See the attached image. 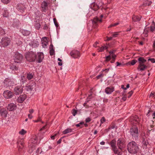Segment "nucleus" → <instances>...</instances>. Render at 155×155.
I'll use <instances>...</instances> for the list:
<instances>
[{
  "label": "nucleus",
  "instance_id": "10",
  "mask_svg": "<svg viewBox=\"0 0 155 155\" xmlns=\"http://www.w3.org/2000/svg\"><path fill=\"white\" fill-rule=\"evenodd\" d=\"M14 91L15 94L16 95H19L22 92L23 88L21 86H18L15 87Z\"/></svg>",
  "mask_w": 155,
  "mask_h": 155
},
{
  "label": "nucleus",
  "instance_id": "41",
  "mask_svg": "<svg viewBox=\"0 0 155 155\" xmlns=\"http://www.w3.org/2000/svg\"><path fill=\"white\" fill-rule=\"evenodd\" d=\"M26 133V131L23 129H22L19 132V134L21 135H24Z\"/></svg>",
  "mask_w": 155,
  "mask_h": 155
},
{
  "label": "nucleus",
  "instance_id": "14",
  "mask_svg": "<svg viewBox=\"0 0 155 155\" xmlns=\"http://www.w3.org/2000/svg\"><path fill=\"white\" fill-rule=\"evenodd\" d=\"M131 122L132 124H134L138 123L139 121V119L137 116H135L134 117H132L131 119Z\"/></svg>",
  "mask_w": 155,
  "mask_h": 155
},
{
  "label": "nucleus",
  "instance_id": "32",
  "mask_svg": "<svg viewBox=\"0 0 155 155\" xmlns=\"http://www.w3.org/2000/svg\"><path fill=\"white\" fill-rule=\"evenodd\" d=\"M45 41H41L42 45L43 48H45L48 45V43L47 41V39L46 37H45Z\"/></svg>",
  "mask_w": 155,
  "mask_h": 155
},
{
  "label": "nucleus",
  "instance_id": "39",
  "mask_svg": "<svg viewBox=\"0 0 155 155\" xmlns=\"http://www.w3.org/2000/svg\"><path fill=\"white\" fill-rule=\"evenodd\" d=\"M30 146H31V147H30L29 149V152L30 153H32L33 150H34L35 149V146H33V145H30Z\"/></svg>",
  "mask_w": 155,
  "mask_h": 155
},
{
  "label": "nucleus",
  "instance_id": "5",
  "mask_svg": "<svg viewBox=\"0 0 155 155\" xmlns=\"http://www.w3.org/2000/svg\"><path fill=\"white\" fill-rule=\"evenodd\" d=\"M13 58L15 62L21 63L22 61L23 57L21 54L18 52H16L13 56Z\"/></svg>",
  "mask_w": 155,
  "mask_h": 155
},
{
  "label": "nucleus",
  "instance_id": "33",
  "mask_svg": "<svg viewBox=\"0 0 155 155\" xmlns=\"http://www.w3.org/2000/svg\"><path fill=\"white\" fill-rule=\"evenodd\" d=\"M108 48V47L106 46H103L101 47H100L98 49V52H102L104 51L105 49H107Z\"/></svg>",
  "mask_w": 155,
  "mask_h": 155
},
{
  "label": "nucleus",
  "instance_id": "31",
  "mask_svg": "<svg viewBox=\"0 0 155 155\" xmlns=\"http://www.w3.org/2000/svg\"><path fill=\"white\" fill-rule=\"evenodd\" d=\"M73 129L71 128H68L64 130L63 132V134H65L68 133H70L72 131Z\"/></svg>",
  "mask_w": 155,
  "mask_h": 155
},
{
  "label": "nucleus",
  "instance_id": "55",
  "mask_svg": "<svg viewBox=\"0 0 155 155\" xmlns=\"http://www.w3.org/2000/svg\"><path fill=\"white\" fill-rule=\"evenodd\" d=\"M148 61H150L152 63L155 62V59L154 58H149L148 59Z\"/></svg>",
  "mask_w": 155,
  "mask_h": 155
},
{
  "label": "nucleus",
  "instance_id": "62",
  "mask_svg": "<svg viewBox=\"0 0 155 155\" xmlns=\"http://www.w3.org/2000/svg\"><path fill=\"white\" fill-rule=\"evenodd\" d=\"M150 96L155 97V93H151Z\"/></svg>",
  "mask_w": 155,
  "mask_h": 155
},
{
  "label": "nucleus",
  "instance_id": "60",
  "mask_svg": "<svg viewBox=\"0 0 155 155\" xmlns=\"http://www.w3.org/2000/svg\"><path fill=\"white\" fill-rule=\"evenodd\" d=\"M107 39L106 41H108L111 40L113 38L112 37H107Z\"/></svg>",
  "mask_w": 155,
  "mask_h": 155
},
{
  "label": "nucleus",
  "instance_id": "15",
  "mask_svg": "<svg viewBox=\"0 0 155 155\" xmlns=\"http://www.w3.org/2000/svg\"><path fill=\"white\" fill-rule=\"evenodd\" d=\"M16 106L15 104L13 103H11L8 104L7 107V109L9 111H12L15 110Z\"/></svg>",
  "mask_w": 155,
  "mask_h": 155
},
{
  "label": "nucleus",
  "instance_id": "19",
  "mask_svg": "<svg viewBox=\"0 0 155 155\" xmlns=\"http://www.w3.org/2000/svg\"><path fill=\"white\" fill-rule=\"evenodd\" d=\"M24 140L23 139H21L20 140L18 141V144L19 151H20L24 147Z\"/></svg>",
  "mask_w": 155,
  "mask_h": 155
},
{
  "label": "nucleus",
  "instance_id": "2",
  "mask_svg": "<svg viewBox=\"0 0 155 155\" xmlns=\"http://www.w3.org/2000/svg\"><path fill=\"white\" fill-rule=\"evenodd\" d=\"M109 144L110 145L112 150L115 154H117V155H121L122 154V151L119 150L116 146V141L115 140H112Z\"/></svg>",
  "mask_w": 155,
  "mask_h": 155
},
{
  "label": "nucleus",
  "instance_id": "23",
  "mask_svg": "<svg viewBox=\"0 0 155 155\" xmlns=\"http://www.w3.org/2000/svg\"><path fill=\"white\" fill-rule=\"evenodd\" d=\"M41 7L43 11L46 10L48 8L47 3L45 1L43 2L41 4Z\"/></svg>",
  "mask_w": 155,
  "mask_h": 155
},
{
  "label": "nucleus",
  "instance_id": "47",
  "mask_svg": "<svg viewBox=\"0 0 155 155\" xmlns=\"http://www.w3.org/2000/svg\"><path fill=\"white\" fill-rule=\"evenodd\" d=\"M119 24V23H114L113 24H111L108 27V28H110L112 27L118 25Z\"/></svg>",
  "mask_w": 155,
  "mask_h": 155
},
{
  "label": "nucleus",
  "instance_id": "29",
  "mask_svg": "<svg viewBox=\"0 0 155 155\" xmlns=\"http://www.w3.org/2000/svg\"><path fill=\"white\" fill-rule=\"evenodd\" d=\"M26 90L30 93H31L33 89L32 86L28 85L25 87Z\"/></svg>",
  "mask_w": 155,
  "mask_h": 155
},
{
  "label": "nucleus",
  "instance_id": "48",
  "mask_svg": "<svg viewBox=\"0 0 155 155\" xmlns=\"http://www.w3.org/2000/svg\"><path fill=\"white\" fill-rule=\"evenodd\" d=\"M53 21H54V23L55 26L57 27H58V25L57 23V22L56 19L55 18H54L53 19Z\"/></svg>",
  "mask_w": 155,
  "mask_h": 155
},
{
  "label": "nucleus",
  "instance_id": "35",
  "mask_svg": "<svg viewBox=\"0 0 155 155\" xmlns=\"http://www.w3.org/2000/svg\"><path fill=\"white\" fill-rule=\"evenodd\" d=\"M155 23L154 22V21H153L152 22V24L150 26V30L152 32L153 31H154L155 29Z\"/></svg>",
  "mask_w": 155,
  "mask_h": 155
},
{
  "label": "nucleus",
  "instance_id": "28",
  "mask_svg": "<svg viewBox=\"0 0 155 155\" xmlns=\"http://www.w3.org/2000/svg\"><path fill=\"white\" fill-rule=\"evenodd\" d=\"M115 52V51L113 50L111 51H110L109 52V53L110 55L109 56H107L106 57V61H109L111 59V55L114 54V53Z\"/></svg>",
  "mask_w": 155,
  "mask_h": 155
},
{
  "label": "nucleus",
  "instance_id": "16",
  "mask_svg": "<svg viewBox=\"0 0 155 155\" xmlns=\"http://www.w3.org/2000/svg\"><path fill=\"white\" fill-rule=\"evenodd\" d=\"M26 95L24 94L20 95L17 99V101L20 103H22L26 98Z\"/></svg>",
  "mask_w": 155,
  "mask_h": 155
},
{
  "label": "nucleus",
  "instance_id": "9",
  "mask_svg": "<svg viewBox=\"0 0 155 155\" xmlns=\"http://www.w3.org/2000/svg\"><path fill=\"white\" fill-rule=\"evenodd\" d=\"M36 56L37 58H36L35 60L38 63L41 62L44 58V54L42 52L38 53L37 55H36Z\"/></svg>",
  "mask_w": 155,
  "mask_h": 155
},
{
  "label": "nucleus",
  "instance_id": "59",
  "mask_svg": "<svg viewBox=\"0 0 155 155\" xmlns=\"http://www.w3.org/2000/svg\"><path fill=\"white\" fill-rule=\"evenodd\" d=\"M40 150V148H38L37 150L36 151V155H38L39 153V152Z\"/></svg>",
  "mask_w": 155,
  "mask_h": 155
},
{
  "label": "nucleus",
  "instance_id": "30",
  "mask_svg": "<svg viewBox=\"0 0 155 155\" xmlns=\"http://www.w3.org/2000/svg\"><path fill=\"white\" fill-rule=\"evenodd\" d=\"M50 54L51 55H53L54 53V50L53 49V46L52 44L50 45Z\"/></svg>",
  "mask_w": 155,
  "mask_h": 155
},
{
  "label": "nucleus",
  "instance_id": "3",
  "mask_svg": "<svg viewBox=\"0 0 155 155\" xmlns=\"http://www.w3.org/2000/svg\"><path fill=\"white\" fill-rule=\"evenodd\" d=\"M130 134L134 139L136 140L138 136V132L137 127L134 125L133 126L130 130Z\"/></svg>",
  "mask_w": 155,
  "mask_h": 155
},
{
  "label": "nucleus",
  "instance_id": "53",
  "mask_svg": "<svg viewBox=\"0 0 155 155\" xmlns=\"http://www.w3.org/2000/svg\"><path fill=\"white\" fill-rule=\"evenodd\" d=\"M21 81L22 82L23 84L25 82V78L24 77H21Z\"/></svg>",
  "mask_w": 155,
  "mask_h": 155
},
{
  "label": "nucleus",
  "instance_id": "50",
  "mask_svg": "<svg viewBox=\"0 0 155 155\" xmlns=\"http://www.w3.org/2000/svg\"><path fill=\"white\" fill-rule=\"evenodd\" d=\"M137 61H136L135 60H132L130 62V64L131 65H133L136 63ZM130 64V63H129V62L127 63V64Z\"/></svg>",
  "mask_w": 155,
  "mask_h": 155
},
{
  "label": "nucleus",
  "instance_id": "64",
  "mask_svg": "<svg viewBox=\"0 0 155 155\" xmlns=\"http://www.w3.org/2000/svg\"><path fill=\"white\" fill-rule=\"evenodd\" d=\"M29 112L31 114L34 112V110L33 109H30L29 110Z\"/></svg>",
  "mask_w": 155,
  "mask_h": 155
},
{
  "label": "nucleus",
  "instance_id": "42",
  "mask_svg": "<svg viewBox=\"0 0 155 155\" xmlns=\"http://www.w3.org/2000/svg\"><path fill=\"white\" fill-rule=\"evenodd\" d=\"M152 3V2L151 1H147L144 3V5H150Z\"/></svg>",
  "mask_w": 155,
  "mask_h": 155
},
{
  "label": "nucleus",
  "instance_id": "8",
  "mask_svg": "<svg viewBox=\"0 0 155 155\" xmlns=\"http://www.w3.org/2000/svg\"><path fill=\"white\" fill-rule=\"evenodd\" d=\"M4 97L6 99H10L13 96L14 94L11 91L6 90L4 91L3 94Z\"/></svg>",
  "mask_w": 155,
  "mask_h": 155
},
{
  "label": "nucleus",
  "instance_id": "13",
  "mask_svg": "<svg viewBox=\"0 0 155 155\" xmlns=\"http://www.w3.org/2000/svg\"><path fill=\"white\" fill-rule=\"evenodd\" d=\"M103 17V15H101L100 16V19L98 17H95L94 18L92 23L94 27L96 26L97 25L98 23L101 22L102 21L101 18Z\"/></svg>",
  "mask_w": 155,
  "mask_h": 155
},
{
  "label": "nucleus",
  "instance_id": "7",
  "mask_svg": "<svg viewBox=\"0 0 155 155\" xmlns=\"http://www.w3.org/2000/svg\"><path fill=\"white\" fill-rule=\"evenodd\" d=\"M11 40L9 38L5 37L2 38L0 42L2 46L4 47H5L9 45L10 43Z\"/></svg>",
  "mask_w": 155,
  "mask_h": 155
},
{
  "label": "nucleus",
  "instance_id": "44",
  "mask_svg": "<svg viewBox=\"0 0 155 155\" xmlns=\"http://www.w3.org/2000/svg\"><path fill=\"white\" fill-rule=\"evenodd\" d=\"M89 100H86L85 103L83 104L84 106L86 107V108H88L89 107V106L87 104V103L89 101Z\"/></svg>",
  "mask_w": 155,
  "mask_h": 155
},
{
  "label": "nucleus",
  "instance_id": "51",
  "mask_svg": "<svg viewBox=\"0 0 155 155\" xmlns=\"http://www.w3.org/2000/svg\"><path fill=\"white\" fill-rule=\"evenodd\" d=\"M11 0H1L2 2L4 4H7Z\"/></svg>",
  "mask_w": 155,
  "mask_h": 155
},
{
  "label": "nucleus",
  "instance_id": "56",
  "mask_svg": "<svg viewBox=\"0 0 155 155\" xmlns=\"http://www.w3.org/2000/svg\"><path fill=\"white\" fill-rule=\"evenodd\" d=\"M133 91H131L129 92L128 93L129 95L128 96V97L129 98L133 94Z\"/></svg>",
  "mask_w": 155,
  "mask_h": 155
},
{
  "label": "nucleus",
  "instance_id": "37",
  "mask_svg": "<svg viewBox=\"0 0 155 155\" xmlns=\"http://www.w3.org/2000/svg\"><path fill=\"white\" fill-rule=\"evenodd\" d=\"M143 146L144 148H146L147 145L148 144V143L147 140H144L142 143Z\"/></svg>",
  "mask_w": 155,
  "mask_h": 155
},
{
  "label": "nucleus",
  "instance_id": "26",
  "mask_svg": "<svg viewBox=\"0 0 155 155\" xmlns=\"http://www.w3.org/2000/svg\"><path fill=\"white\" fill-rule=\"evenodd\" d=\"M141 17L140 16L134 15L132 17V20L135 22L139 21L140 20Z\"/></svg>",
  "mask_w": 155,
  "mask_h": 155
},
{
  "label": "nucleus",
  "instance_id": "25",
  "mask_svg": "<svg viewBox=\"0 0 155 155\" xmlns=\"http://www.w3.org/2000/svg\"><path fill=\"white\" fill-rule=\"evenodd\" d=\"M138 61L139 62V64H140V65H141L142 64H144V63L146 61V60L142 57L139 58L138 59Z\"/></svg>",
  "mask_w": 155,
  "mask_h": 155
},
{
  "label": "nucleus",
  "instance_id": "6",
  "mask_svg": "<svg viewBox=\"0 0 155 155\" xmlns=\"http://www.w3.org/2000/svg\"><path fill=\"white\" fill-rule=\"evenodd\" d=\"M117 144L119 150L122 151V149L125 147V141L123 138H119L117 141Z\"/></svg>",
  "mask_w": 155,
  "mask_h": 155
},
{
  "label": "nucleus",
  "instance_id": "45",
  "mask_svg": "<svg viewBox=\"0 0 155 155\" xmlns=\"http://www.w3.org/2000/svg\"><path fill=\"white\" fill-rule=\"evenodd\" d=\"M5 34L4 30L0 27V35H2Z\"/></svg>",
  "mask_w": 155,
  "mask_h": 155
},
{
  "label": "nucleus",
  "instance_id": "34",
  "mask_svg": "<svg viewBox=\"0 0 155 155\" xmlns=\"http://www.w3.org/2000/svg\"><path fill=\"white\" fill-rule=\"evenodd\" d=\"M10 68L12 70H16L18 69V68L14 64H11L10 66Z\"/></svg>",
  "mask_w": 155,
  "mask_h": 155
},
{
  "label": "nucleus",
  "instance_id": "21",
  "mask_svg": "<svg viewBox=\"0 0 155 155\" xmlns=\"http://www.w3.org/2000/svg\"><path fill=\"white\" fill-rule=\"evenodd\" d=\"M114 91V88L113 87H107L105 89V92L107 94H111Z\"/></svg>",
  "mask_w": 155,
  "mask_h": 155
},
{
  "label": "nucleus",
  "instance_id": "38",
  "mask_svg": "<svg viewBox=\"0 0 155 155\" xmlns=\"http://www.w3.org/2000/svg\"><path fill=\"white\" fill-rule=\"evenodd\" d=\"M3 15L4 17H7L9 15V13L7 10H5L3 13Z\"/></svg>",
  "mask_w": 155,
  "mask_h": 155
},
{
  "label": "nucleus",
  "instance_id": "17",
  "mask_svg": "<svg viewBox=\"0 0 155 155\" xmlns=\"http://www.w3.org/2000/svg\"><path fill=\"white\" fill-rule=\"evenodd\" d=\"M38 140V138L37 137L34 135L32 137L30 140V142L31 143H32V144L31 145L35 146L37 143Z\"/></svg>",
  "mask_w": 155,
  "mask_h": 155
},
{
  "label": "nucleus",
  "instance_id": "58",
  "mask_svg": "<svg viewBox=\"0 0 155 155\" xmlns=\"http://www.w3.org/2000/svg\"><path fill=\"white\" fill-rule=\"evenodd\" d=\"M91 119L89 117H88V118H87L85 120L86 122H90L91 121Z\"/></svg>",
  "mask_w": 155,
  "mask_h": 155
},
{
  "label": "nucleus",
  "instance_id": "54",
  "mask_svg": "<svg viewBox=\"0 0 155 155\" xmlns=\"http://www.w3.org/2000/svg\"><path fill=\"white\" fill-rule=\"evenodd\" d=\"M84 123L83 122H81L78 124H76V126L77 127H80V126L83 124Z\"/></svg>",
  "mask_w": 155,
  "mask_h": 155
},
{
  "label": "nucleus",
  "instance_id": "46",
  "mask_svg": "<svg viewBox=\"0 0 155 155\" xmlns=\"http://www.w3.org/2000/svg\"><path fill=\"white\" fill-rule=\"evenodd\" d=\"M119 35V32H115L114 34H113L112 35V38H115L117 37L118 35Z\"/></svg>",
  "mask_w": 155,
  "mask_h": 155
},
{
  "label": "nucleus",
  "instance_id": "20",
  "mask_svg": "<svg viewBox=\"0 0 155 155\" xmlns=\"http://www.w3.org/2000/svg\"><path fill=\"white\" fill-rule=\"evenodd\" d=\"M20 24L19 21L18 19H14L13 20L12 25L14 27L17 28L19 26Z\"/></svg>",
  "mask_w": 155,
  "mask_h": 155
},
{
  "label": "nucleus",
  "instance_id": "43",
  "mask_svg": "<svg viewBox=\"0 0 155 155\" xmlns=\"http://www.w3.org/2000/svg\"><path fill=\"white\" fill-rule=\"evenodd\" d=\"M35 28L37 29H39L40 27V23L36 22L35 25Z\"/></svg>",
  "mask_w": 155,
  "mask_h": 155
},
{
  "label": "nucleus",
  "instance_id": "18",
  "mask_svg": "<svg viewBox=\"0 0 155 155\" xmlns=\"http://www.w3.org/2000/svg\"><path fill=\"white\" fill-rule=\"evenodd\" d=\"M0 114L2 117H5L8 114L7 110L5 108H2L0 110Z\"/></svg>",
  "mask_w": 155,
  "mask_h": 155
},
{
  "label": "nucleus",
  "instance_id": "24",
  "mask_svg": "<svg viewBox=\"0 0 155 155\" xmlns=\"http://www.w3.org/2000/svg\"><path fill=\"white\" fill-rule=\"evenodd\" d=\"M25 8V7L22 5H18L17 7V9L21 12H23Z\"/></svg>",
  "mask_w": 155,
  "mask_h": 155
},
{
  "label": "nucleus",
  "instance_id": "22",
  "mask_svg": "<svg viewBox=\"0 0 155 155\" xmlns=\"http://www.w3.org/2000/svg\"><path fill=\"white\" fill-rule=\"evenodd\" d=\"M147 68V66L144 64H142L141 65L139 64L138 67L137 68L138 69H139L140 71H143Z\"/></svg>",
  "mask_w": 155,
  "mask_h": 155
},
{
  "label": "nucleus",
  "instance_id": "52",
  "mask_svg": "<svg viewBox=\"0 0 155 155\" xmlns=\"http://www.w3.org/2000/svg\"><path fill=\"white\" fill-rule=\"evenodd\" d=\"M106 121V120L104 117H102L101 119V124H103L104 122Z\"/></svg>",
  "mask_w": 155,
  "mask_h": 155
},
{
  "label": "nucleus",
  "instance_id": "49",
  "mask_svg": "<svg viewBox=\"0 0 155 155\" xmlns=\"http://www.w3.org/2000/svg\"><path fill=\"white\" fill-rule=\"evenodd\" d=\"M77 111L75 109H73L72 110V114L74 116H75L77 114Z\"/></svg>",
  "mask_w": 155,
  "mask_h": 155
},
{
  "label": "nucleus",
  "instance_id": "36",
  "mask_svg": "<svg viewBox=\"0 0 155 155\" xmlns=\"http://www.w3.org/2000/svg\"><path fill=\"white\" fill-rule=\"evenodd\" d=\"M22 32L23 34L24 35H25V36L28 35L30 33V32L29 31L26 30H23L22 31Z\"/></svg>",
  "mask_w": 155,
  "mask_h": 155
},
{
  "label": "nucleus",
  "instance_id": "11",
  "mask_svg": "<svg viewBox=\"0 0 155 155\" xmlns=\"http://www.w3.org/2000/svg\"><path fill=\"white\" fill-rule=\"evenodd\" d=\"M70 54L73 58H79L80 56V52L77 50H73L70 53Z\"/></svg>",
  "mask_w": 155,
  "mask_h": 155
},
{
  "label": "nucleus",
  "instance_id": "61",
  "mask_svg": "<svg viewBox=\"0 0 155 155\" xmlns=\"http://www.w3.org/2000/svg\"><path fill=\"white\" fill-rule=\"evenodd\" d=\"M103 75L102 74H100V75H98L97 77V79H99L100 78V77H103Z\"/></svg>",
  "mask_w": 155,
  "mask_h": 155
},
{
  "label": "nucleus",
  "instance_id": "27",
  "mask_svg": "<svg viewBox=\"0 0 155 155\" xmlns=\"http://www.w3.org/2000/svg\"><path fill=\"white\" fill-rule=\"evenodd\" d=\"M91 8L94 11H96L99 8V6L96 4L93 3L91 5Z\"/></svg>",
  "mask_w": 155,
  "mask_h": 155
},
{
  "label": "nucleus",
  "instance_id": "63",
  "mask_svg": "<svg viewBox=\"0 0 155 155\" xmlns=\"http://www.w3.org/2000/svg\"><path fill=\"white\" fill-rule=\"evenodd\" d=\"M57 135V134H55L54 135L51 136V138L52 139L54 140V137Z\"/></svg>",
  "mask_w": 155,
  "mask_h": 155
},
{
  "label": "nucleus",
  "instance_id": "1",
  "mask_svg": "<svg viewBox=\"0 0 155 155\" xmlns=\"http://www.w3.org/2000/svg\"><path fill=\"white\" fill-rule=\"evenodd\" d=\"M127 149L128 152L132 154L137 153L139 150V147L134 141H132L129 143L127 145Z\"/></svg>",
  "mask_w": 155,
  "mask_h": 155
},
{
  "label": "nucleus",
  "instance_id": "4",
  "mask_svg": "<svg viewBox=\"0 0 155 155\" xmlns=\"http://www.w3.org/2000/svg\"><path fill=\"white\" fill-rule=\"evenodd\" d=\"M25 58L28 61L30 62H33L35 61L36 58L35 54L33 52H28L26 55Z\"/></svg>",
  "mask_w": 155,
  "mask_h": 155
},
{
  "label": "nucleus",
  "instance_id": "12",
  "mask_svg": "<svg viewBox=\"0 0 155 155\" xmlns=\"http://www.w3.org/2000/svg\"><path fill=\"white\" fill-rule=\"evenodd\" d=\"M4 84L7 86H13L14 82L10 79L6 78L4 81Z\"/></svg>",
  "mask_w": 155,
  "mask_h": 155
},
{
  "label": "nucleus",
  "instance_id": "57",
  "mask_svg": "<svg viewBox=\"0 0 155 155\" xmlns=\"http://www.w3.org/2000/svg\"><path fill=\"white\" fill-rule=\"evenodd\" d=\"M116 57V55L114 54L111 55V57H112L113 59H114V60H115Z\"/></svg>",
  "mask_w": 155,
  "mask_h": 155
},
{
  "label": "nucleus",
  "instance_id": "40",
  "mask_svg": "<svg viewBox=\"0 0 155 155\" xmlns=\"http://www.w3.org/2000/svg\"><path fill=\"white\" fill-rule=\"evenodd\" d=\"M33 76V74L32 73L28 74L27 75V78L28 80H30L32 78Z\"/></svg>",
  "mask_w": 155,
  "mask_h": 155
}]
</instances>
